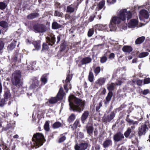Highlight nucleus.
<instances>
[{"label":"nucleus","mask_w":150,"mask_h":150,"mask_svg":"<svg viewBox=\"0 0 150 150\" xmlns=\"http://www.w3.org/2000/svg\"><path fill=\"white\" fill-rule=\"evenodd\" d=\"M119 16H114L111 20L109 25L111 31L116 30L117 29L116 24H120L122 21H124L127 18V20L132 17V13L129 11H127L126 9H123L120 11Z\"/></svg>","instance_id":"1"},{"label":"nucleus","mask_w":150,"mask_h":150,"mask_svg":"<svg viewBox=\"0 0 150 150\" xmlns=\"http://www.w3.org/2000/svg\"><path fill=\"white\" fill-rule=\"evenodd\" d=\"M13 77L11 79V82L13 85L12 86V90L16 96H19L21 93L18 88L22 86L23 83L21 80V72L20 70H16L13 74Z\"/></svg>","instance_id":"2"},{"label":"nucleus","mask_w":150,"mask_h":150,"mask_svg":"<svg viewBox=\"0 0 150 150\" xmlns=\"http://www.w3.org/2000/svg\"><path fill=\"white\" fill-rule=\"evenodd\" d=\"M70 108L74 112H81L84 109L85 102L76 98L73 94L70 95L68 98Z\"/></svg>","instance_id":"3"},{"label":"nucleus","mask_w":150,"mask_h":150,"mask_svg":"<svg viewBox=\"0 0 150 150\" xmlns=\"http://www.w3.org/2000/svg\"><path fill=\"white\" fill-rule=\"evenodd\" d=\"M32 141L34 142V144L39 147L42 145L45 140L43 134L40 133H36L33 135Z\"/></svg>","instance_id":"4"},{"label":"nucleus","mask_w":150,"mask_h":150,"mask_svg":"<svg viewBox=\"0 0 150 150\" xmlns=\"http://www.w3.org/2000/svg\"><path fill=\"white\" fill-rule=\"evenodd\" d=\"M150 128V122L149 120L145 121L144 124L140 126L138 129V134L139 137L145 135Z\"/></svg>","instance_id":"5"},{"label":"nucleus","mask_w":150,"mask_h":150,"mask_svg":"<svg viewBox=\"0 0 150 150\" xmlns=\"http://www.w3.org/2000/svg\"><path fill=\"white\" fill-rule=\"evenodd\" d=\"M115 83L112 82L107 85V88L108 91V92L107 96L105 97V100L104 101L105 104L109 103L110 101L113 96L112 91L115 89Z\"/></svg>","instance_id":"6"},{"label":"nucleus","mask_w":150,"mask_h":150,"mask_svg":"<svg viewBox=\"0 0 150 150\" xmlns=\"http://www.w3.org/2000/svg\"><path fill=\"white\" fill-rule=\"evenodd\" d=\"M33 28L36 33H43L46 31L47 29L44 25L38 23L34 24L33 25Z\"/></svg>","instance_id":"7"},{"label":"nucleus","mask_w":150,"mask_h":150,"mask_svg":"<svg viewBox=\"0 0 150 150\" xmlns=\"http://www.w3.org/2000/svg\"><path fill=\"white\" fill-rule=\"evenodd\" d=\"M88 147V143L84 140L79 141L75 144L74 148L75 150H85Z\"/></svg>","instance_id":"8"},{"label":"nucleus","mask_w":150,"mask_h":150,"mask_svg":"<svg viewBox=\"0 0 150 150\" xmlns=\"http://www.w3.org/2000/svg\"><path fill=\"white\" fill-rule=\"evenodd\" d=\"M86 128L88 134L90 136L91 135L94 129L93 122H88L86 126Z\"/></svg>","instance_id":"9"},{"label":"nucleus","mask_w":150,"mask_h":150,"mask_svg":"<svg viewBox=\"0 0 150 150\" xmlns=\"http://www.w3.org/2000/svg\"><path fill=\"white\" fill-rule=\"evenodd\" d=\"M48 74H45L42 75L40 78L41 84L39 86L37 89V90L41 89V87L45 85L47 82Z\"/></svg>","instance_id":"10"},{"label":"nucleus","mask_w":150,"mask_h":150,"mask_svg":"<svg viewBox=\"0 0 150 150\" xmlns=\"http://www.w3.org/2000/svg\"><path fill=\"white\" fill-rule=\"evenodd\" d=\"M139 18L141 20L144 19H147L149 17L148 12L145 9L141 10L139 12Z\"/></svg>","instance_id":"11"},{"label":"nucleus","mask_w":150,"mask_h":150,"mask_svg":"<svg viewBox=\"0 0 150 150\" xmlns=\"http://www.w3.org/2000/svg\"><path fill=\"white\" fill-rule=\"evenodd\" d=\"M92 61L91 58L87 57L83 58L78 65L79 67H81L82 65L90 63Z\"/></svg>","instance_id":"12"},{"label":"nucleus","mask_w":150,"mask_h":150,"mask_svg":"<svg viewBox=\"0 0 150 150\" xmlns=\"http://www.w3.org/2000/svg\"><path fill=\"white\" fill-rule=\"evenodd\" d=\"M46 40V42L49 45L51 46L54 44L56 42V38L54 35H51L50 37H47Z\"/></svg>","instance_id":"13"},{"label":"nucleus","mask_w":150,"mask_h":150,"mask_svg":"<svg viewBox=\"0 0 150 150\" xmlns=\"http://www.w3.org/2000/svg\"><path fill=\"white\" fill-rule=\"evenodd\" d=\"M94 26L95 29V32L97 33V30L103 31L107 30L108 25H103L102 24H96Z\"/></svg>","instance_id":"14"},{"label":"nucleus","mask_w":150,"mask_h":150,"mask_svg":"<svg viewBox=\"0 0 150 150\" xmlns=\"http://www.w3.org/2000/svg\"><path fill=\"white\" fill-rule=\"evenodd\" d=\"M135 133L134 132L132 131L130 128H128L124 133V135L126 138L131 139L135 135Z\"/></svg>","instance_id":"15"},{"label":"nucleus","mask_w":150,"mask_h":150,"mask_svg":"<svg viewBox=\"0 0 150 150\" xmlns=\"http://www.w3.org/2000/svg\"><path fill=\"white\" fill-rule=\"evenodd\" d=\"M124 138L123 134L120 132L116 133L113 136V139L115 142L122 141Z\"/></svg>","instance_id":"16"},{"label":"nucleus","mask_w":150,"mask_h":150,"mask_svg":"<svg viewBox=\"0 0 150 150\" xmlns=\"http://www.w3.org/2000/svg\"><path fill=\"white\" fill-rule=\"evenodd\" d=\"M112 145V142L111 138H108L103 142L102 146L104 148L106 149L111 146Z\"/></svg>","instance_id":"17"},{"label":"nucleus","mask_w":150,"mask_h":150,"mask_svg":"<svg viewBox=\"0 0 150 150\" xmlns=\"http://www.w3.org/2000/svg\"><path fill=\"white\" fill-rule=\"evenodd\" d=\"M115 116L114 112H112L110 115H108L104 117L103 120L104 122H110Z\"/></svg>","instance_id":"18"},{"label":"nucleus","mask_w":150,"mask_h":150,"mask_svg":"<svg viewBox=\"0 0 150 150\" xmlns=\"http://www.w3.org/2000/svg\"><path fill=\"white\" fill-rule=\"evenodd\" d=\"M78 8L75 5V4H73L67 7L66 11L67 13H72L74 11H77Z\"/></svg>","instance_id":"19"},{"label":"nucleus","mask_w":150,"mask_h":150,"mask_svg":"<svg viewBox=\"0 0 150 150\" xmlns=\"http://www.w3.org/2000/svg\"><path fill=\"white\" fill-rule=\"evenodd\" d=\"M64 94L65 93L63 91V88L61 86L56 97L57 98L58 101L61 100L63 99Z\"/></svg>","instance_id":"20"},{"label":"nucleus","mask_w":150,"mask_h":150,"mask_svg":"<svg viewBox=\"0 0 150 150\" xmlns=\"http://www.w3.org/2000/svg\"><path fill=\"white\" fill-rule=\"evenodd\" d=\"M2 149L3 150H14L16 147V146L15 144H10L8 147L6 145V144H2L1 145H0Z\"/></svg>","instance_id":"21"},{"label":"nucleus","mask_w":150,"mask_h":150,"mask_svg":"<svg viewBox=\"0 0 150 150\" xmlns=\"http://www.w3.org/2000/svg\"><path fill=\"white\" fill-rule=\"evenodd\" d=\"M39 81L37 77H34L33 79V82L30 85V87L33 88H35L38 86Z\"/></svg>","instance_id":"22"},{"label":"nucleus","mask_w":150,"mask_h":150,"mask_svg":"<svg viewBox=\"0 0 150 150\" xmlns=\"http://www.w3.org/2000/svg\"><path fill=\"white\" fill-rule=\"evenodd\" d=\"M89 115V112L88 111H85L82 114L81 119L82 123L84 124L85 121L87 119Z\"/></svg>","instance_id":"23"},{"label":"nucleus","mask_w":150,"mask_h":150,"mask_svg":"<svg viewBox=\"0 0 150 150\" xmlns=\"http://www.w3.org/2000/svg\"><path fill=\"white\" fill-rule=\"evenodd\" d=\"M40 16L39 13L33 12L28 14L27 16V18L28 19L32 20L34 18H37Z\"/></svg>","instance_id":"24"},{"label":"nucleus","mask_w":150,"mask_h":150,"mask_svg":"<svg viewBox=\"0 0 150 150\" xmlns=\"http://www.w3.org/2000/svg\"><path fill=\"white\" fill-rule=\"evenodd\" d=\"M129 27L132 28L137 26L138 24V21L135 19H132L128 23Z\"/></svg>","instance_id":"25"},{"label":"nucleus","mask_w":150,"mask_h":150,"mask_svg":"<svg viewBox=\"0 0 150 150\" xmlns=\"http://www.w3.org/2000/svg\"><path fill=\"white\" fill-rule=\"evenodd\" d=\"M122 50L125 52L130 53L133 50L132 47L129 46H124L122 48Z\"/></svg>","instance_id":"26"},{"label":"nucleus","mask_w":150,"mask_h":150,"mask_svg":"<svg viewBox=\"0 0 150 150\" xmlns=\"http://www.w3.org/2000/svg\"><path fill=\"white\" fill-rule=\"evenodd\" d=\"M40 42L41 41L40 40H37L34 41L32 42L33 44L37 50H39L41 47Z\"/></svg>","instance_id":"27"},{"label":"nucleus","mask_w":150,"mask_h":150,"mask_svg":"<svg viewBox=\"0 0 150 150\" xmlns=\"http://www.w3.org/2000/svg\"><path fill=\"white\" fill-rule=\"evenodd\" d=\"M110 51H108L104 54L103 56L100 57V62L101 63H103L106 62L108 59L107 57V56L108 55L107 54L110 53Z\"/></svg>","instance_id":"28"},{"label":"nucleus","mask_w":150,"mask_h":150,"mask_svg":"<svg viewBox=\"0 0 150 150\" xmlns=\"http://www.w3.org/2000/svg\"><path fill=\"white\" fill-rule=\"evenodd\" d=\"M16 41H14L13 42H11L10 44L8 45L7 47V50L8 51H11L15 48L16 46Z\"/></svg>","instance_id":"29"},{"label":"nucleus","mask_w":150,"mask_h":150,"mask_svg":"<svg viewBox=\"0 0 150 150\" xmlns=\"http://www.w3.org/2000/svg\"><path fill=\"white\" fill-rule=\"evenodd\" d=\"M67 44V42L65 41H62L60 47V50L61 52H63L65 50Z\"/></svg>","instance_id":"30"},{"label":"nucleus","mask_w":150,"mask_h":150,"mask_svg":"<svg viewBox=\"0 0 150 150\" xmlns=\"http://www.w3.org/2000/svg\"><path fill=\"white\" fill-rule=\"evenodd\" d=\"M62 25L58 24L57 22L54 21L52 24V28L53 29H57L61 27Z\"/></svg>","instance_id":"31"},{"label":"nucleus","mask_w":150,"mask_h":150,"mask_svg":"<svg viewBox=\"0 0 150 150\" xmlns=\"http://www.w3.org/2000/svg\"><path fill=\"white\" fill-rule=\"evenodd\" d=\"M78 126L80 127L81 125L80 124L79 120L77 119L73 125L71 127V128L73 130L76 129L77 128Z\"/></svg>","instance_id":"32"},{"label":"nucleus","mask_w":150,"mask_h":150,"mask_svg":"<svg viewBox=\"0 0 150 150\" xmlns=\"http://www.w3.org/2000/svg\"><path fill=\"white\" fill-rule=\"evenodd\" d=\"M145 39L144 36H142L137 38L135 41V43L136 45H138L142 43Z\"/></svg>","instance_id":"33"},{"label":"nucleus","mask_w":150,"mask_h":150,"mask_svg":"<svg viewBox=\"0 0 150 150\" xmlns=\"http://www.w3.org/2000/svg\"><path fill=\"white\" fill-rule=\"evenodd\" d=\"M63 126L62 124L59 122H54L52 125V127L54 129H57Z\"/></svg>","instance_id":"34"},{"label":"nucleus","mask_w":150,"mask_h":150,"mask_svg":"<svg viewBox=\"0 0 150 150\" xmlns=\"http://www.w3.org/2000/svg\"><path fill=\"white\" fill-rule=\"evenodd\" d=\"M11 95L9 91L7 90L4 91V99L7 101L9 98H10Z\"/></svg>","instance_id":"35"},{"label":"nucleus","mask_w":150,"mask_h":150,"mask_svg":"<svg viewBox=\"0 0 150 150\" xmlns=\"http://www.w3.org/2000/svg\"><path fill=\"white\" fill-rule=\"evenodd\" d=\"M105 81V79L104 78H100L96 81V83L97 84L102 85L104 84Z\"/></svg>","instance_id":"36"},{"label":"nucleus","mask_w":150,"mask_h":150,"mask_svg":"<svg viewBox=\"0 0 150 150\" xmlns=\"http://www.w3.org/2000/svg\"><path fill=\"white\" fill-rule=\"evenodd\" d=\"M94 31H95V29L94 26H93L92 28L89 29L87 33L88 36V37H91L93 34Z\"/></svg>","instance_id":"37"},{"label":"nucleus","mask_w":150,"mask_h":150,"mask_svg":"<svg viewBox=\"0 0 150 150\" xmlns=\"http://www.w3.org/2000/svg\"><path fill=\"white\" fill-rule=\"evenodd\" d=\"M76 118V116L74 114L72 113L67 119V121L69 123L73 122Z\"/></svg>","instance_id":"38"},{"label":"nucleus","mask_w":150,"mask_h":150,"mask_svg":"<svg viewBox=\"0 0 150 150\" xmlns=\"http://www.w3.org/2000/svg\"><path fill=\"white\" fill-rule=\"evenodd\" d=\"M66 139V137L64 135V134H61L58 140V142L59 143H62L64 142Z\"/></svg>","instance_id":"39"},{"label":"nucleus","mask_w":150,"mask_h":150,"mask_svg":"<svg viewBox=\"0 0 150 150\" xmlns=\"http://www.w3.org/2000/svg\"><path fill=\"white\" fill-rule=\"evenodd\" d=\"M88 79L90 82H92L93 81L94 76L92 70L90 71L89 72Z\"/></svg>","instance_id":"40"},{"label":"nucleus","mask_w":150,"mask_h":150,"mask_svg":"<svg viewBox=\"0 0 150 150\" xmlns=\"http://www.w3.org/2000/svg\"><path fill=\"white\" fill-rule=\"evenodd\" d=\"M8 23L5 21H0V26L4 28H6L8 27Z\"/></svg>","instance_id":"41"},{"label":"nucleus","mask_w":150,"mask_h":150,"mask_svg":"<svg viewBox=\"0 0 150 150\" xmlns=\"http://www.w3.org/2000/svg\"><path fill=\"white\" fill-rule=\"evenodd\" d=\"M105 1L104 0H102L99 2L98 5V11H99L102 9L105 4Z\"/></svg>","instance_id":"42"},{"label":"nucleus","mask_w":150,"mask_h":150,"mask_svg":"<svg viewBox=\"0 0 150 150\" xmlns=\"http://www.w3.org/2000/svg\"><path fill=\"white\" fill-rule=\"evenodd\" d=\"M4 42L1 40H0V54H2L3 52V50L4 46Z\"/></svg>","instance_id":"43"},{"label":"nucleus","mask_w":150,"mask_h":150,"mask_svg":"<svg viewBox=\"0 0 150 150\" xmlns=\"http://www.w3.org/2000/svg\"><path fill=\"white\" fill-rule=\"evenodd\" d=\"M7 6V4L4 2H0V9L4 10Z\"/></svg>","instance_id":"44"},{"label":"nucleus","mask_w":150,"mask_h":150,"mask_svg":"<svg viewBox=\"0 0 150 150\" xmlns=\"http://www.w3.org/2000/svg\"><path fill=\"white\" fill-rule=\"evenodd\" d=\"M64 89L65 90L66 93H67L69 91V88L70 89L71 88V84H69V85L68 84V83H65L64 85Z\"/></svg>","instance_id":"45"},{"label":"nucleus","mask_w":150,"mask_h":150,"mask_svg":"<svg viewBox=\"0 0 150 150\" xmlns=\"http://www.w3.org/2000/svg\"><path fill=\"white\" fill-rule=\"evenodd\" d=\"M49 45L46 42H43L42 45V48L41 52L44 50H47L49 48Z\"/></svg>","instance_id":"46"},{"label":"nucleus","mask_w":150,"mask_h":150,"mask_svg":"<svg viewBox=\"0 0 150 150\" xmlns=\"http://www.w3.org/2000/svg\"><path fill=\"white\" fill-rule=\"evenodd\" d=\"M58 101L57 98L56 97H52L49 100V102L50 104H53L57 103Z\"/></svg>","instance_id":"47"},{"label":"nucleus","mask_w":150,"mask_h":150,"mask_svg":"<svg viewBox=\"0 0 150 150\" xmlns=\"http://www.w3.org/2000/svg\"><path fill=\"white\" fill-rule=\"evenodd\" d=\"M149 54V53L147 52H142L139 54L138 57L140 58H143L147 56Z\"/></svg>","instance_id":"48"},{"label":"nucleus","mask_w":150,"mask_h":150,"mask_svg":"<svg viewBox=\"0 0 150 150\" xmlns=\"http://www.w3.org/2000/svg\"><path fill=\"white\" fill-rule=\"evenodd\" d=\"M129 115H127V117L126 118V121L128 122L129 125L131 124H133V125L135 124V122H134V121L132 120H131L129 118Z\"/></svg>","instance_id":"49"},{"label":"nucleus","mask_w":150,"mask_h":150,"mask_svg":"<svg viewBox=\"0 0 150 150\" xmlns=\"http://www.w3.org/2000/svg\"><path fill=\"white\" fill-rule=\"evenodd\" d=\"M72 77L71 75L69 74L68 75L65 80V83H68V85L70 84V81L72 79Z\"/></svg>","instance_id":"50"},{"label":"nucleus","mask_w":150,"mask_h":150,"mask_svg":"<svg viewBox=\"0 0 150 150\" xmlns=\"http://www.w3.org/2000/svg\"><path fill=\"white\" fill-rule=\"evenodd\" d=\"M14 56L12 58V59L13 61L15 62H17L18 59V57L19 54L18 52H15L14 53Z\"/></svg>","instance_id":"51"},{"label":"nucleus","mask_w":150,"mask_h":150,"mask_svg":"<svg viewBox=\"0 0 150 150\" xmlns=\"http://www.w3.org/2000/svg\"><path fill=\"white\" fill-rule=\"evenodd\" d=\"M100 71V67H96L94 70V72L96 76L97 75Z\"/></svg>","instance_id":"52"},{"label":"nucleus","mask_w":150,"mask_h":150,"mask_svg":"<svg viewBox=\"0 0 150 150\" xmlns=\"http://www.w3.org/2000/svg\"><path fill=\"white\" fill-rule=\"evenodd\" d=\"M44 128L46 131H48L49 130L50 127L49 122L48 121L46 122L44 125Z\"/></svg>","instance_id":"53"},{"label":"nucleus","mask_w":150,"mask_h":150,"mask_svg":"<svg viewBox=\"0 0 150 150\" xmlns=\"http://www.w3.org/2000/svg\"><path fill=\"white\" fill-rule=\"evenodd\" d=\"M102 106V102L101 101L99 103L98 105L96 106V111L99 112L100 111V110H99V109Z\"/></svg>","instance_id":"54"},{"label":"nucleus","mask_w":150,"mask_h":150,"mask_svg":"<svg viewBox=\"0 0 150 150\" xmlns=\"http://www.w3.org/2000/svg\"><path fill=\"white\" fill-rule=\"evenodd\" d=\"M7 100H6L4 98L1 99L0 101V107H3L5 104V102L7 101Z\"/></svg>","instance_id":"55"},{"label":"nucleus","mask_w":150,"mask_h":150,"mask_svg":"<svg viewBox=\"0 0 150 150\" xmlns=\"http://www.w3.org/2000/svg\"><path fill=\"white\" fill-rule=\"evenodd\" d=\"M54 16L60 17L62 16V13L58 11H55L54 13Z\"/></svg>","instance_id":"56"},{"label":"nucleus","mask_w":150,"mask_h":150,"mask_svg":"<svg viewBox=\"0 0 150 150\" xmlns=\"http://www.w3.org/2000/svg\"><path fill=\"white\" fill-rule=\"evenodd\" d=\"M83 0H76V2H74L73 4L78 8L79 5L81 4Z\"/></svg>","instance_id":"57"},{"label":"nucleus","mask_w":150,"mask_h":150,"mask_svg":"<svg viewBox=\"0 0 150 150\" xmlns=\"http://www.w3.org/2000/svg\"><path fill=\"white\" fill-rule=\"evenodd\" d=\"M116 0H107V2L109 5L113 4L115 3Z\"/></svg>","instance_id":"58"},{"label":"nucleus","mask_w":150,"mask_h":150,"mask_svg":"<svg viewBox=\"0 0 150 150\" xmlns=\"http://www.w3.org/2000/svg\"><path fill=\"white\" fill-rule=\"evenodd\" d=\"M150 83V78H147L144 79V84H147Z\"/></svg>","instance_id":"59"},{"label":"nucleus","mask_w":150,"mask_h":150,"mask_svg":"<svg viewBox=\"0 0 150 150\" xmlns=\"http://www.w3.org/2000/svg\"><path fill=\"white\" fill-rule=\"evenodd\" d=\"M115 57V54L113 53H110L109 55L108 58L109 59H112Z\"/></svg>","instance_id":"60"},{"label":"nucleus","mask_w":150,"mask_h":150,"mask_svg":"<svg viewBox=\"0 0 150 150\" xmlns=\"http://www.w3.org/2000/svg\"><path fill=\"white\" fill-rule=\"evenodd\" d=\"M136 83L137 85L139 86H142L143 83V81L142 80L138 79L137 80Z\"/></svg>","instance_id":"61"},{"label":"nucleus","mask_w":150,"mask_h":150,"mask_svg":"<svg viewBox=\"0 0 150 150\" xmlns=\"http://www.w3.org/2000/svg\"><path fill=\"white\" fill-rule=\"evenodd\" d=\"M138 140L137 138L136 137H134V139H132V142L133 144H135L137 142H138Z\"/></svg>","instance_id":"62"},{"label":"nucleus","mask_w":150,"mask_h":150,"mask_svg":"<svg viewBox=\"0 0 150 150\" xmlns=\"http://www.w3.org/2000/svg\"><path fill=\"white\" fill-rule=\"evenodd\" d=\"M78 136L80 138L82 139L84 138V135L83 133L81 132H79L78 133Z\"/></svg>","instance_id":"63"},{"label":"nucleus","mask_w":150,"mask_h":150,"mask_svg":"<svg viewBox=\"0 0 150 150\" xmlns=\"http://www.w3.org/2000/svg\"><path fill=\"white\" fill-rule=\"evenodd\" d=\"M11 124H7V125L6 127H4V129L5 130H8L11 127Z\"/></svg>","instance_id":"64"}]
</instances>
